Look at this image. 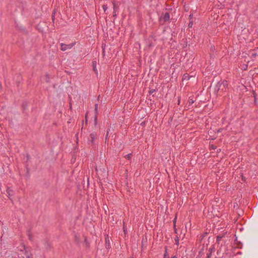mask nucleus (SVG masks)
I'll return each instance as SVG.
<instances>
[{
    "instance_id": "nucleus-1",
    "label": "nucleus",
    "mask_w": 258,
    "mask_h": 258,
    "mask_svg": "<svg viewBox=\"0 0 258 258\" xmlns=\"http://www.w3.org/2000/svg\"><path fill=\"white\" fill-rule=\"evenodd\" d=\"M18 248V254L20 258H32L28 253L26 247L24 245H21Z\"/></svg>"
},
{
    "instance_id": "nucleus-21",
    "label": "nucleus",
    "mask_w": 258,
    "mask_h": 258,
    "mask_svg": "<svg viewBox=\"0 0 258 258\" xmlns=\"http://www.w3.org/2000/svg\"><path fill=\"white\" fill-rule=\"evenodd\" d=\"M211 252H210L209 253H208L207 254V258H210V256H211Z\"/></svg>"
},
{
    "instance_id": "nucleus-23",
    "label": "nucleus",
    "mask_w": 258,
    "mask_h": 258,
    "mask_svg": "<svg viewBox=\"0 0 258 258\" xmlns=\"http://www.w3.org/2000/svg\"><path fill=\"white\" fill-rule=\"evenodd\" d=\"M123 231H124V232L125 233H126V231H126V229L125 228V227H123Z\"/></svg>"
},
{
    "instance_id": "nucleus-5",
    "label": "nucleus",
    "mask_w": 258,
    "mask_h": 258,
    "mask_svg": "<svg viewBox=\"0 0 258 258\" xmlns=\"http://www.w3.org/2000/svg\"><path fill=\"white\" fill-rule=\"evenodd\" d=\"M221 81L218 82L215 87V92L218 93L221 88Z\"/></svg>"
},
{
    "instance_id": "nucleus-17",
    "label": "nucleus",
    "mask_w": 258,
    "mask_h": 258,
    "mask_svg": "<svg viewBox=\"0 0 258 258\" xmlns=\"http://www.w3.org/2000/svg\"><path fill=\"white\" fill-rule=\"evenodd\" d=\"M113 13H114L113 16L116 17V10H115V7H114V8H113Z\"/></svg>"
},
{
    "instance_id": "nucleus-4",
    "label": "nucleus",
    "mask_w": 258,
    "mask_h": 258,
    "mask_svg": "<svg viewBox=\"0 0 258 258\" xmlns=\"http://www.w3.org/2000/svg\"><path fill=\"white\" fill-rule=\"evenodd\" d=\"M221 88L220 90L224 92L225 91L227 88L228 87V83L226 81H221Z\"/></svg>"
},
{
    "instance_id": "nucleus-16",
    "label": "nucleus",
    "mask_w": 258,
    "mask_h": 258,
    "mask_svg": "<svg viewBox=\"0 0 258 258\" xmlns=\"http://www.w3.org/2000/svg\"><path fill=\"white\" fill-rule=\"evenodd\" d=\"M164 258H169V256L167 254V252L165 251V253L164 254Z\"/></svg>"
},
{
    "instance_id": "nucleus-11",
    "label": "nucleus",
    "mask_w": 258,
    "mask_h": 258,
    "mask_svg": "<svg viewBox=\"0 0 258 258\" xmlns=\"http://www.w3.org/2000/svg\"><path fill=\"white\" fill-rule=\"evenodd\" d=\"M49 247H50V245L48 243V241H45V242H44V247L46 249H48V248H49Z\"/></svg>"
},
{
    "instance_id": "nucleus-27",
    "label": "nucleus",
    "mask_w": 258,
    "mask_h": 258,
    "mask_svg": "<svg viewBox=\"0 0 258 258\" xmlns=\"http://www.w3.org/2000/svg\"><path fill=\"white\" fill-rule=\"evenodd\" d=\"M192 17V15H189V17L191 18V17Z\"/></svg>"
},
{
    "instance_id": "nucleus-12",
    "label": "nucleus",
    "mask_w": 258,
    "mask_h": 258,
    "mask_svg": "<svg viewBox=\"0 0 258 258\" xmlns=\"http://www.w3.org/2000/svg\"><path fill=\"white\" fill-rule=\"evenodd\" d=\"M93 70L96 73V74H98V71L97 70L96 64H95L94 61L93 62Z\"/></svg>"
},
{
    "instance_id": "nucleus-26",
    "label": "nucleus",
    "mask_w": 258,
    "mask_h": 258,
    "mask_svg": "<svg viewBox=\"0 0 258 258\" xmlns=\"http://www.w3.org/2000/svg\"><path fill=\"white\" fill-rule=\"evenodd\" d=\"M54 15H52V19H53V20L54 19Z\"/></svg>"
},
{
    "instance_id": "nucleus-2",
    "label": "nucleus",
    "mask_w": 258,
    "mask_h": 258,
    "mask_svg": "<svg viewBox=\"0 0 258 258\" xmlns=\"http://www.w3.org/2000/svg\"><path fill=\"white\" fill-rule=\"evenodd\" d=\"M75 44V43H72L69 44H66L61 43L60 44V49L62 51H66L68 49H71Z\"/></svg>"
},
{
    "instance_id": "nucleus-14",
    "label": "nucleus",
    "mask_w": 258,
    "mask_h": 258,
    "mask_svg": "<svg viewBox=\"0 0 258 258\" xmlns=\"http://www.w3.org/2000/svg\"><path fill=\"white\" fill-rule=\"evenodd\" d=\"M28 236L29 237V240L32 241V235H31V234L30 233V232H28Z\"/></svg>"
},
{
    "instance_id": "nucleus-28",
    "label": "nucleus",
    "mask_w": 258,
    "mask_h": 258,
    "mask_svg": "<svg viewBox=\"0 0 258 258\" xmlns=\"http://www.w3.org/2000/svg\"><path fill=\"white\" fill-rule=\"evenodd\" d=\"M130 258H133V257H130Z\"/></svg>"
},
{
    "instance_id": "nucleus-3",
    "label": "nucleus",
    "mask_w": 258,
    "mask_h": 258,
    "mask_svg": "<svg viewBox=\"0 0 258 258\" xmlns=\"http://www.w3.org/2000/svg\"><path fill=\"white\" fill-rule=\"evenodd\" d=\"M97 139V134L95 133H92L90 135L89 141L93 144L95 140Z\"/></svg>"
},
{
    "instance_id": "nucleus-13",
    "label": "nucleus",
    "mask_w": 258,
    "mask_h": 258,
    "mask_svg": "<svg viewBox=\"0 0 258 258\" xmlns=\"http://www.w3.org/2000/svg\"><path fill=\"white\" fill-rule=\"evenodd\" d=\"M132 155L131 153L127 154L125 156V158L127 159L130 160L132 158Z\"/></svg>"
},
{
    "instance_id": "nucleus-9",
    "label": "nucleus",
    "mask_w": 258,
    "mask_h": 258,
    "mask_svg": "<svg viewBox=\"0 0 258 258\" xmlns=\"http://www.w3.org/2000/svg\"><path fill=\"white\" fill-rule=\"evenodd\" d=\"M105 240H106V247L107 248H108L110 245H109V242L108 236H107V237H106Z\"/></svg>"
},
{
    "instance_id": "nucleus-24",
    "label": "nucleus",
    "mask_w": 258,
    "mask_h": 258,
    "mask_svg": "<svg viewBox=\"0 0 258 258\" xmlns=\"http://www.w3.org/2000/svg\"><path fill=\"white\" fill-rule=\"evenodd\" d=\"M171 258H177L176 255H174L173 256H172Z\"/></svg>"
},
{
    "instance_id": "nucleus-6",
    "label": "nucleus",
    "mask_w": 258,
    "mask_h": 258,
    "mask_svg": "<svg viewBox=\"0 0 258 258\" xmlns=\"http://www.w3.org/2000/svg\"><path fill=\"white\" fill-rule=\"evenodd\" d=\"M7 194L9 196V197L10 199L11 197L14 195V191L10 188H8L7 190Z\"/></svg>"
},
{
    "instance_id": "nucleus-8",
    "label": "nucleus",
    "mask_w": 258,
    "mask_h": 258,
    "mask_svg": "<svg viewBox=\"0 0 258 258\" xmlns=\"http://www.w3.org/2000/svg\"><path fill=\"white\" fill-rule=\"evenodd\" d=\"M98 104L96 103L95 104V120H96L97 119V114L98 113Z\"/></svg>"
},
{
    "instance_id": "nucleus-25",
    "label": "nucleus",
    "mask_w": 258,
    "mask_h": 258,
    "mask_svg": "<svg viewBox=\"0 0 258 258\" xmlns=\"http://www.w3.org/2000/svg\"><path fill=\"white\" fill-rule=\"evenodd\" d=\"M207 233H205L204 234V235L203 236V237H204V236H206V235H207Z\"/></svg>"
},
{
    "instance_id": "nucleus-15",
    "label": "nucleus",
    "mask_w": 258,
    "mask_h": 258,
    "mask_svg": "<svg viewBox=\"0 0 258 258\" xmlns=\"http://www.w3.org/2000/svg\"><path fill=\"white\" fill-rule=\"evenodd\" d=\"M209 251L210 252H211V253H212L213 252H214L215 251V249L213 247H211V248H210Z\"/></svg>"
},
{
    "instance_id": "nucleus-20",
    "label": "nucleus",
    "mask_w": 258,
    "mask_h": 258,
    "mask_svg": "<svg viewBox=\"0 0 258 258\" xmlns=\"http://www.w3.org/2000/svg\"><path fill=\"white\" fill-rule=\"evenodd\" d=\"M154 92H155V89H152V90H150L149 93H150V94H152Z\"/></svg>"
},
{
    "instance_id": "nucleus-10",
    "label": "nucleus",
    "mask_w": 258,
    "mask_h": 258,
    "mask_svg": "<svg viewBox=\"0 0 258 258\" xmlns=\"http://www.w3.org/2000/svg\"><path fill=\"white\" fill-rule=\"evenodd\" d=\"M223 236H220L218 235L216 237L217 242L218 243H219L220 241H221V239L222 238Z\"/></svg>"
},
{
    "instance_id": "nucleus-7",
    "label": "nucleus",
    "mask_w": 258,
    "mask_h": 258,
    "mask_svg": "<svg viewBox=\"0 0 258 258\" xmlns=\"http://www.w3.org/2000/svg\"><path fill=\"white\" fill-rule=\"evenodd\" d=\"M164 22H166L170 19V15L168 13H166L163 17Z\"/></svg>"
},
{
    "instance_id": "nucleus-19",
    "label": "nucleus",
    "mask_w": 258,
    "mask_h": 258,
    "mask_svg": "<svg viewBox=\"0 0 258 258\" xmlns=\"http://www.w3.org/2000/svg\"><path fill=\"white\" fill-rule=\"evenodd\" d=\"M193 25V23L192 21H190L189 24H188V27H191Z\"/></svg>"
},
{
    "instance_id": "nucleus-22",
    "label": "nucleus",
    "mask_w": 258,
    "mask_h": 258,
    "mask_svg": "<svg viewBox=\"0 0 258 258\" xmlns=\"http://www.w3.org/2000/svg\"><path fill=\"white\" fill-rule=\"evenodd\" d=\"M252 56L255 57V56L256 55V53H253L252 54Z\"/></svg>"
},
{
    "instance_id": "nucleus-18",
    "label": "nucleus",
    "mask_w": 258,
    "mask_h": 258,
    "mask_svg": "<svg viewBox=\"0 0 258 258\" xmlns=\"http://www.w3.org/2000/svg\"><path fill=\"white\" fill-rule=\"evenodd\" d=\"M102 7H103V9L104 12H105L106 10L107 9V6L106 5H103Z\"/></svg>"
}]
</instances>
